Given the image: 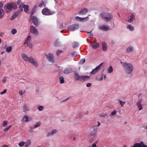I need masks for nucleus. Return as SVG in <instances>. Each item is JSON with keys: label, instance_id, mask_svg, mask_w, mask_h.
<instances>
[{"label": "nucleus", "instance_id": "52", "mask_svg": "<svg viewBox=\"0 0 147 147\" xmlns=\"http://www.w3.org/2000/svg\"><path fill=\"white\" fill-rule=\"evenodd\" d=\"M116 113V110L114 111H113L111 112V114H110V115H115Z\"/></svg>", "mask_w": 147, "mask_h": 147}, {"label": "nucleus", "instance_id": "28", "mask_svg": "<svg viewBox=\"0 0 147 147\" xmlns=\"http://www.w3.org/2000/svg\"><path fill=\"white\" fill-rule=\"evenodd\" d=\"M12 50V47L11 46L7 47L6 48V51L8 53L10 52Z\"/></svg>", "mask_w": 147, "mask_h": 147}, {"label": "nucleus", "instance_id": "15", "mask_svg": "<svg viewBox=\"0 0 147 147\" xmlns=\"http://www.w3.org/2000/svg\"><path fill=\"white\" fill-rule=\"evenodd\" d=\"M21 56L23 59L26 61H30L31 59L32 58V57H28L25 54H22Z\"/></svg>", "mask_w": 147, "mask_h": 147}, {"label": "nucleus", "instance_id": "11", "mask_svg": "<svg viewBox=\"0 0 147 147\" xmlns=\"http://www.w3.org/2000/svg\"><path fill=\"white\" fill-rule=\"evenodd\" d=\"M30 30L31 32L34 35H37L38 34V30L37 29L33 26H30Z\"/></svg>", "mask_w": 147, "mask_h": 147}, {"label": "nucleus", "instance_id": "60", "mask_svg": "<svg viewBox=\"0 0 147 147\" xmlns=\"http://www.w3.org/2000/svg\"><path fill=\"white\" fill-rule=\"evenodd\" d=\"M97 128H95L93 129V131L95 132V133H97Z\"/></svg>", "mask_w": 147, "mask_h": 147}, {"label": "nucleus", "instance_id": "43", "mask_svg": "<svg viewBox=\"0 0 147 147\" xmlns=\"http://www.w3.org/2000/svg\"><path fill=\"white\" fill-rule=\"evenodd\" d=\"M30 39H31V36H27L26 40L25 41V42H29V41L30 42Z\"/></svg>", "mask_w": 147, "mask_h": 147}, {"label": "nucleus", "instance_id": "50", "mask_svg": "<svg viewBox=\"0 0 147 147\" xmlns=\"http://www.w3.org/2000/svg\"><path fill=\"white\" fill-rule=\"evenodd\" d=\"M85 62V59H82L80 61V63L81 64H83Z\"/></svg>", "mask_w": 147, "mask_h": 147}, {"label": "nucleus", "instance_id": "22", "mask_svg": "<svg viewBox=\"0 0 147 147\" xmlns=\"http://www.w3.org/2000/svg\"><path fill=\"white\" fill-rule=\"evenodd\" d=\"M57 132V130L55 129H53L51 132H50L48 133L47 136H51L56 133Z\"/></svg>", "mask_w": 147, "mask_h": 147}, {"label": "nucleus", "instance_id": "20", "mask_svg": "<svg viewBox=\"0 0 147 147\" xmlns=\"http://www.w3.org/2000/svg\"><path fill=\"white\" fill-rule=\"evenodd\" d=\"M72 71V70L71 68H68L65 69L63 71V73L65 74H68L71 73Z\"/></svg>", "mask_w": 147, "mask_h": 147}, {"label": "nucleus", "instance_id": "44", "mask_svg": "<svg viewBox=\"0 0 147 147\" xmlns=\"http://www.w3.org/2000/svg\"><path fill=\"white\" fill-rule=\"evenodd\" d=\"M7 124V121H3V127H5Z\"/></svg>", "mask_w": 147, "mask_h": 147}, {"label": "nucleus", "instance_id": "57", "mask_svg": "<svg viewBox=\"0 0 147 147\" xmlns=\"http://www.w3.org/2000/svg\"><path fill=\"white\" fill-rule=\"evenodd\" d=\"M31 141L30 140H27V142H26V144H29V145L30 146V144H31Z\"/></svg>", "mask_w": 147, "mask_h": 147}, {"label": "nucleus", "instance_id": "1", "mask_svg": "<svg viewBox=\"0 0 147 147\" xmlns=\"http://www.w3.org/2000/svg\"><path fill=\"white\" fill-rule=\"evenodd\" d=\"M100 16L102 20L106 22L111 20L113 17L111 14L106 12H102L100 14Z\"/></svg>", "mask_w": 147, "mask_h": 147}, {"label": "nucleus", "instance_id": "10", "mask_svg": "<svg viewBox=\"0 0 147 147\" xmlns=\"http://www.w3.org/2000/svg\"><path fill=\"white\" fill-rule=\"evenodd\" d=\"M91 46L93 49H96L99 47V44L96 41H93L90 42Z\"/></svg>", "mask_w": 147, "mask_h": 147}, {"label": "nucleus", "instance_id": "49", "mask_svg": "<svg viewBox=\"0 0 147 147\" xmlns=\"http://www.w3.org/2000/svg\"><path fill=\"white\" fill-rule=\"evenodd\" d=\"M6 77H4L3 78V79L2 80V82L3 84H4L5 82L6 81Z\"/></svg>", "mask_w": 147, "mask_h": 147}, {"label": "nucleus", "instance_id": "46", "mask_svg": "<svg viewBox=\"0 0 147 147\" xmlns=\"http://www.w3.org/2000/svg\"><path fill=\"white\" fill-rule=\"evenodd\" d=\"M45 5V4L44 3V2H42L41 3H40L39 4V5H38V7H41L44 6Z\"/></svg>", "mask_w": 147, "mask_h": 147}, {"label": "nucleus", "instance_id": "4", "mask_svg": "<svg viewBox=\"0 0 147 147\" xmlns=\"http://www.w3.org/2000/svg\"><path fill=\"white\" fill-rule=\"evenodd\" d=\"M75 80L84 82L88 80L89 78V76H80L78 73H75L74 74Z\"/></svg>", "mask_w": 147, "mask_h": 147}, {"label": "nucleus", "instance_id": "2", "mask_svg": "<svg viewBox=\"0 0 147 147\" xmlns=\"http://www.w3.org/2000/svg\"><path fill=\"white\" fill-rule=\"evenodd\" d=\"M123 66L125 71L127 74H130L133 70L132 65L131 63H128L126 62L123 63Z\"/></svg>", "mask_w": 147, "mask_h": 147}, {"label": "nucleus", "instance_id": "55", "mask_svg": "<svg viewBox=\"0 0 147 147\" xmlns=\"http://www.w3.org/2000/svg\"><path fill=\"white\" fill-rule=\"evenodd\" d=\"M91 83H88L86 84V86L88 87H90L91 86Z\"/></svg>", "mask_w": 147, "mask_h": 147}, {"label": "nucleus", "instance_id": "32", "mask_svg": "<svg viewBox=\"0 0 147 147\" xmlns=\"http://www.w3.org/2000/svg\"><path fill=\"white\" fill-rule=\"evenodd\" d=\"M27 44V46L30 48H31L32 47V44L30 43L29 41L28 42H24V44Z\"/></svg>", "mask_w": 147, "mask_h": 147}, {"label": "nucleus", "instance_id": "17", "mask_svg": "<svg viewBox=\"0 0 147 147\" xmlns=\"http://www.w3.org/2000/svg\"><path fill=\"white\" fill-rule=\"evenodd\" d=\"M142 102V99H141L140 100H138L136 103V105L138 108L139 111L141 110L142 109V106L141 105Z\"/></svg>", "mask_w": 147, "mask_h": 147}, {"label": "nucleus", "instance_id": "3", "mask_svg": "<svg viewBox=\"0 0 147 147\" xmlns=\"http://www.w3.org/2000/svg\"><path fill=\"white\" fill-rule=\"evenodd\" d=\"M17 5L16 3L12 2L7 4L6 6L4 7V9L7 13L10 11L12 8L14 9H17Z\"/></svg>", "mask_w": 147, "mask_h": 147}, {"label": "nucleus", "instance_id": "59", "mask_svg": "<svg viewBox=\"0 0 147 147\" xmlns=\"http://www.w3.org/2000/svg\"><path fill=\"white\" fill-rule=\"evenodd\" d=\"M19 94L20 95H22L23 94V91L21 90L19 91Z\"/></svg>", "mask_w": 147, "mask_h": 147}, {"label": "nucleus", "instance_id": "62", "mask_svg": "<svg viewBox=\"0 0 147 147\" xmlns=\"http://www.w3.org/2000/svg\"><path fill=\"white\" fill-rule=\"evenodd\" d=\"M100 115L102 117H103L105 116L106 115L105 114H100Z\"/></svg>", "mask_w": 147, "mask_h": 147}, {"label": "nucleus", "instance_id": "41", "mask_svg": "<svg viewBox=\"0 0 147 147\" xmlns=\"http://www.w3.org/2000/svg\"><path fill=\"white\" fill-rule=\"evenodd\" d=\"M16 32L17 30L15 29H13L11 31V33H12V34H16Z\"/></svg>", "mask_w": 147, "mask_h": 147}, {"label": "nucleus", "instance_id": "9", "mask_svg": "<svg viewBox=\"0 0 147 147\" xmlns=\"http://www.w3.org/2000/svg\"><path fill=\"white\" fill-rule=\"evenodd\" d=\"M46 57L49 61L53 63L54 62V55L53 54L49 53V54L46 55Z\"/></svg>", "mask_w": 147, "mask_h": 147}, {"label": "nucleus", "instance_id": "13", "mask_svg": "<svg viewBox=\"0 0 147 147\" xmlns=\"http://www.w3.org/2000/svg\"><path fill=\"white\" fill-rule=\"evenodd\" d=\"M75 19L79 21L80 22H83L88 20L89 18L88 16L84 18H82L80 17L79 16H77L76 17Z\"/></svg>", "mask_w": 147, "mask_h": 147}, {"label": "nucleus", "instance_id": "64", "mask_svg": "<svg viewBox=\"0 0 147 147\" xmlns=\"http://www.w3.org/2000/svg\"><path fill=\"white\" fill-rule=\"evenodd\" d=\"M2 147H9V146L6 145H4Z\"/></svg>", "mask_w": 147, "mask_h": 147}, {"label": "nucleus", "instance_id": "25", "mask_svg": "<svg viewBox=\"0 0 147 147\" xmlns=\"http://www.w3.org/2000/svg\"><path fill=\"white\" fill-rule=\"evenodd\" d=\"M133 48L132 47L129 46V47L126 50V52L127 53H129L133 51Z\"/></svg>", "mask_w": 147, "mask_h": 147}, {"label": "nucleus", "instance_id": "45", "mask_svg": "<svg viewBox=\"0 0 147 147\" xmlns=\"http://www.w3.org/2000/svg\"><path fill=\"white\" fill-rule=\"evenodd\" d=\"M59 42L58 40H57L55 42V43L54 45L55 46H58L59 45Z\"/></svg>", "mask_w": 147, "mask_h": 147}, {"label": "nucleus", "instance_id": "61", "mask_svg": "<svg viewBox=\"0 0 147 147\" xmlns=\"http://www.w3.org/2000/svg\"><path fill=\"white\" fill-rule=\"evenodd\" d=\"M3 4L2 2H0V8H1L3 7Z\"/></svg>", "mask_w": 147, "mask_h": 147}, {"label": "nucleus", "instance_id": "63", "mask_svg": "<svg viewBox=\"0 0 147 147\" xmlns=\"http://www.w3.org/2000/svg\"><path fill=\"white\" fill-rule=\"evenodd\" d=\"M92 147H97V146L95 143H94L92 145Z\"/></svg>", "mask_w": 147, "mask_h": 147}, {"label": "nucleus", "instance_id": "35", "mask_svg": "<svg viewBox=\"0 0 147 147\" xmlns=\"http://www.w3.org/2000/svg\"><path fill=\"white\" fill-rule=\"evenodd\" d=\"M78 46V44L76 42H74L73 43V48H76Z\"/></svg>", "mask_w": 147, "mask_h": 147}, {"label": "nucleus", "instance_id": "19", "mask_svg": "<svg viewBox=\"0 0 147 147\" xmlns=\"http://www.w3.org/2000/svg\"><path fill=\"white\" fill-rule=\"evenodd\" d=\"M102 49L103 51H106L107 50V44L105 42L102 43Z\"/></svg>", "mask_w": 147, "mask_h": 147}, {"label": "nucleus", "instance_id": "37", "mask_svg": "<svg viewBox=\"0 0 147 147\" xmlns=\"http://www.w3.org/2000/svg\"><path fill=\"white\" fill-rule=\"evenodd\" d=\"M119 102L120 105H121V106L122 107H123L125 103V102L122 101L121 100H119Z\"/></svg>", "mask_w": 147, "mask_h": 147}, {"label": "nucleus", "instance_id": "54", "mask_svg": "<svg viewBox=\"0 0 147 147\" xmlns=\"http://www.w3.org/2000/svg\"><path fill=\"white\" fill-rule=\"evenodd\" d=\"M103 75L102 74V75H101V78H100L98 79H97V80H98V81L102 80V79H103Z\"/></svg>", "mask_w": 147, "mask_h": 147}, {"label": "nucleus", "instance_id": "58", "mask_svg": "<svg viewBox=\"0 0 147 147\" xmlns=\"http://www.w3.org/2000/svg\"><path fill=\"white\" fill-rule=\"evenodd\" d=\"M21 2V0H18L17 2V3L18 5H19Z\"/></svg>", "mask_w": 147, "mask_h": 147}, {"label": "nucleus", "instance_id": "6", "mask_svg": "<svg viewBox=\"0 0 147 147\" xmlns=\"http://www.w3.org/2000/svg\"><path fill=\"white\" fill-rule=\"evenodd\" d=\"M79 28V24H75L69 26L68 29L69 30L72 31L77 30Z\"/></svg>", "mask_w": 147, "mask_h": 147}, {"label": "nucleus", "instance_id": "53", "mask_svg": "<svg viewBox=\"0 0 147 147\" xmlns=\"http://www.w3.org/2000/svg\"><path fill=\"white\" fill-rule=\"evenodd\" d=\"M76 54L77 53L76 52H74L71 53V55L73 57H75L76 56Z\"/></svg>", "mask_w": 147, "mask_h": 147}, {"label": "nucleus", "instance_id": "23", "mask_svg": "<svg viewBox=\"0 0 147 147\" xmlns=\"http://www.w3.org/2000/svg\"><path fill=\"white\" fill-rule=\"evenodd\" d=\"M130 18L128 20L129 22L130 23L133 20L135 17V16L134 14H132L130 16Z\"/></svg>", "mask_w": 147, "mask_h": 147}, {"label": "nucleus", "instance_id": "40", "mask_svg": "<svg viewBox=\"0 0 147 147\" xmlns=\"http://www.w3.org/2000/svg\"><path fill=\"white\" fill-rule=\"evenodd\" d=\"M96 133L93 131L91 133L90 136L92 137H95L96 135Z\"/></svg>", "mask_w": 147, "mask_h": 147}, {"label": "nucleus", "instance_id": "48", "mask_svg": "<svg viewBox=\"0 0 147 147\" xmlns=\"http://www.w3.org/2000/svg\"><path fill=\"white\" fill-rule=\"evenodd\" d=\"M44 109L43 107L42 106H40L38 108V109L40 111H42Z\"/></svg>", "mask_w": 147, "mask_h": 147}, {"label": "nucleus", "instance_id": "21", "mask_svg": "<svg viewBox=\"0 0 147 147\" xmlns=\"http://www.w3.org/2000/svg\"><path fill=\"white\" fill-rule=\"evenodd\" d=\"M23 119H25V121L26 122H27L29 121H30L32 120V119L31 118H29L28 116L27 115H25L23 117Z\"/></svg>", "mask_w": 147, "mask_h": 147}, {"label": "nucleus", "instance_id": "56", "mask_svg": "<svg viewBox=\"0 0 147 147\" xmlns=\"http://www.w3.org/2000/svg\"><path fill=\"white\" fill-rule=\"evenodd\" d=\"M6 92V90L5 89L3 91L1 92L0 94H3L5 93Z\"/></svg>", "mask_w": 147, "mask_h": 147}, {"label": "nucleus", "instance_id": "16", "mask_svg": "<svg viewBox=\"0 0 147 147\" xmlns=\"http://www.w3.org/2000/svg\"><path fill=\"white\" fill-rule=\"evenodd\" d=\"M102 63L100 64L99 65L96 67L95 69H94L90 73L91 74H93L97 72L100 69V66L102 65Z\"/></svg>", "mask_w": 147, "mask_h": 147}, {"label": "nucleus", "instance_id": "42", "mask_svg": "<svg viewBox=\"0 0 147 147\" xmlns=\"http://www.w3.org/2000/svg\"><path fill=\"white\" fill-rule=\"evenodd\" d=\"M40 122H37L36 124L34 125V128H36L37 127H39L40 126Z\"/></svg>", "mask_w": 147, "mask_h": 147}, {"label": "nucleus", "instance_id": "39", "mask_svg": "<svg viewBox=\"0 0 147 147\" xmlns=\"http://www.w3.org/2000/svg\"><path fill=\"white\" fill-rule=\"evenodd\" d=\"M25 143L24 142L22 141V142H20L18 144L20 146L22 147V146H23L24 145Z\"/></svg>", "mask_w": 147, "mask_h": 147}, {"label": "nucleus", "instance_id": "26", "mask_svg": "<svg viewBox=\"0 0 147 147\" xmlns=\"http://www.w3.org/2000/svg\"><path fill=\"white\" fill-rule=\"evenodd\" d=\"M4 15V11L2 9H0V19L2 18Z\"/></svg>", "mask_w": 147, "mask_h": 147}, {"label": "nucleus", "instance_id": "24", "mask_svg": "<svg viewBox=\"0 0 147 147\" xmlns=\"http://www.w3.org/2000/svg\"><path fill=\"white\" fill-rule=\"evenodd\" d=\"M29 110L28 107L27 105L24 104L23 105V111L24 112H26V111H28Z\"/></svg>", "mask_w": 147, "mask_h": 147}, {"label": "nucleus", "instance_id": "18", "mask_svg": "<svg viewBox=\"0 0 147 147\" xmlns=\"http://www.w3.org/2000/svg\"><path fill=\"white\" fill-rule=\"evenodd\" d=\"M88 11V9L86 8H84L80 11L79 12L78 14L79 15H84L86 14Z\"/></svg>", "mask_w": 147, "mask_h": 147}, {"label": "nucleus", "instance_id": "12", "mask_svg": "<svg viewBox=\"0 0 147 147\" xmlns=\"http://www.w3.org/2000/svg\"><path fill=\"white\" fill-rule=\"evenodd\" d=\"M99 29L101 30L106 31L109 30V27L106 25H102L99 26Z\"/></svg>", "mask_w": 147, "mask_h": 147}, {"label": "nucleus", "instance_id": "29", "mask_svg": "<svg viewBox=\"0 0 147 147\" xmlns=\"http://www.w3.org/2000/svg\"><path fill=\"white\" fill-rule=\"evenodd\" d=\"M113 68L111 66H110L108 69V73H111L113 71Z\"/></svg>", "mask_w": 147, "mask_h": 147}, {"label": "nucleus", "instance_id": "38", "mask_svg": "<svg viewBox=\"0 0 147 147\" xmlns=\"http://www.w3.org/2000/svg\"><path fill=\"white\" fill-rule=\"evenodd\" d=\"M63 51L61 50H58L57 51V54L58 56L60 55L61 53L63 52Z\"/></svg>", "mask_w": 147, "mask_h": 147}, {"label": "nucleus", "instance_id": "14", "mask_svg": "<svg viewBox=\"0 0 147 147\" xmlns=\"http://www.w3.org/2000/svg\"><path fill=\"white\" fill-rule=\"evenodd\" d=\"M29 62L35 67H37L38 66V63L37 61L32 57L31 59Z\"/></svg>", "mask_w": 147, "mask_h": 147}, {"label": "nucleus", "instance_id": "51", "mask_svg": "<svg viewBox=\"0 0 147 147\" xmlns=\"http://www.w3.org/2000/svg\"><path fill=\"white\" fill-rule=\"evenodd\" d=\"M24 5L23 3H21L19 6V8H20V9H22V8H24Z\"/></svg>", "mask_w": 147, "mask_h": 147}, {"label": "nucleus", "instance_id": "7", "mask_svg": "<svg viewBox=\"0 0 147 147\" xmlns=\"http://www.w3.org/2000/svg\"><path fill=\"white\" fill-rule=\"evenodd\" d=\"M32 20L36 26H38L39 22H38V19L36 16H33L32 18Z\"/></svg>", "mask_w": 147, "mask_h": 147}, {"label": "nucleus", "instance_id": "36", "mask_svg": "<svg viewBox=\"0 0 147 147\" xmlns=\"http://www.w3.org/2000/svg\"><path fill=\"white\" fill-rule=\"evenodd\" d=\"M60 83L61 84L63 83L64 82V78L63 77H60L59 78Z\"/></svg>", "mask_w": 147, "mask_h": 147}, {"label": "nucleus", "instance_id": "34", "mask_svg": "<svg viewBox=\"0 0 147 147\" xmlns=\"http://www.w3.org/2000/svg\"><path fill=\"white\" fill-rule=\"evenodd\" d=\"M65 26H63V24H60L58 26L59 28L61 29H65Z\"/></svg>", "mask_w": 147, "mask_h": 147}, {"label": "nucleus", "instance_id": "8", "mask_svg": "<svg viewBox=\"0 0 147 147\" xmlns=\"http://www.w3.org/2000/svg\"><path fill=\"white\" fill-rule=\"evenodd\" d=\"M23 11L22 9H20V10H18L17 11L15 12L13 15L12 17L11 18V20H13L15 19L19 15L20 13Z\"/></svg>", "mask_w": 147, "mask_h": 147}, {"label": "nucleus", "instance_id": "30", "mask_svg": "<svg viewBox=\"0 0 147 147\" xmlns=\"http://www.w3.org/2000/svg\"><path fill=\"white\" fill-rule=\"evenodd\" d=\"M37 8V6L36 5H35L34 7V8H33V9L32 10V12H30V13L31 14V16H32V15L36 11Z\"/></svg>", "mask_w": 147, "mask_h": 147}, {"label": "nucleus", "instance_id": "33", "mask_svg": "<svg viewBox=\"0 0 147 147\" xmlns=\"http://www.w3.org/2000/svg\"><path fill=\"white\" fill-rule=\"evenodd\" d=\"M29 6L28 5H24V11L25 12H27L28 11Z\"/></svg>", "mask_w": 147, "mask_h": 147}, {"label": "nucleus", "instance_id": "31", "mask_svg": "<svg viewBox=\"0 0 147 147\" xmlns=\"http://www.w3.org/2000/svg\"><path fill=\"white\" fill-rule=\"evenodd\" d=\"M37 8V6L36 5H35L34 7V8H33V9L32 10V12H30V13L31 14V16H32V15L36 11Z\"/></svg>", "mask_w": 147, "mask_h": 147}, {"label": "nucleus", "instance_id": "47", "mask_svg": "<svg viewBox=\"0 0 147 147\" xmlns=\"http://www.w3.org/2000/svg\"><path fill=\"white\" fill-rule=\"evenodd\" d=\"M11 127V125L7 127H6V128H5L4 129V131H7L8 129H10V128Z\"/></svg>", "mask_w": 147, "mask_h": 147}, {"label": "nucleus", "instance_id": "27", "mask_svg": "<svg viewBox=\"0 0 147 147\" xmlns=\"http://www.w3.org/2000/svg\"><path fill=\"white\" fill-rule=\"evenodd\" d=\"M127 28L129 29L131 31H133L134 29V27L131 26V25H128L127 27Z\"/></svg>", "mask_w": 147, "mask_h": 147}, {"label": "nucleus", "instance_id": "5", "mask_svg": "<svg viewBox=\"0 0 147 147\" xmlns=\"http://www.w3.org/2000/svg\"><path fill=\"white\" fill-rule=\"evenodd\" d=\"M42 13L45 16H50L54 14L53 12L47 8H44L42 10Z\"/></svg>", "mask_w": 147, "mask_h": 147}]
</instances>
